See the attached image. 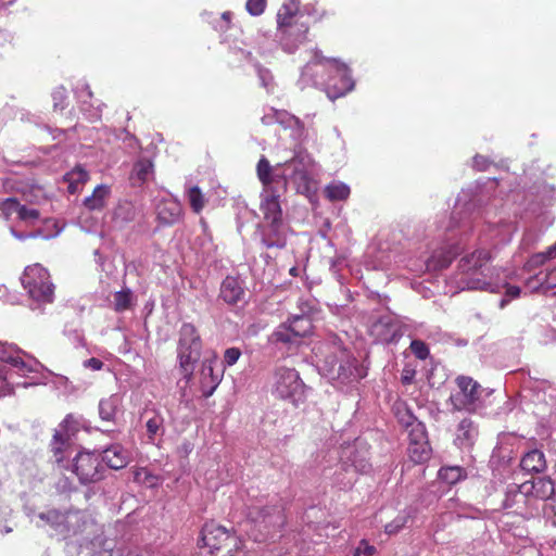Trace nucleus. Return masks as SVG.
I'll return each instance as SVG.
<instances>
[{
	"label": "nucleus",
	"instance_id": "42",
	"mask_svg": "<svg viewBox=\"0 0 556 556\" xmlns=\"http://www.w3.org/2000/svg\"><path fill=\"white\" fill-rule=\"evenodd\" d=\"M408 430V445H420L422 443H429L426 426L420 421L415 424Z\"/></svg>",
	"mask_w": 556,
	"mask_h": 556
},
{
	"label": "nucleus",
	"instance_id": "28",
	"mask_svg": "<svg viewBox=\"0 0 556 556\" xmlns=\"http://www.w3.org/2000/svg\"><path fill=\"white\" fill-rule=\"evenodd\" d=\"M520 467L529 473H540L546 469V459L542 451L534 448L527 452L520 462Z\"/></svg>",
	"mask_w": 556,
	"mask_h": 556
},
{
	"label": "nucleus",
	"instance_id": "43",
	"mask_svg": "<svg viewBox=\"0 0 556 556\" xmlns=\"http://www.w3.org/2000/svg\"><path fill=\"white\" fill-rule=\"evenodd\" d=\"M23 200L28 203L39 204L46 200V193L40 186H30L23 190Z\"/></svg>",
	"mask_w": 556,
	"mask_h": 556
},
{
	"label": "nucleus",
	"instance_id": "7",
	"mask_svg": "<svg viewBox=\"0 0 556 556\" xmlns=\"http://www.w3.org/2000/svg\"><path fill=\"white\" fill-rule=\"evenodd\" d=\"M301 0H283L276 21V38L281 49L289 54L294 53L307 39L308 24L300 11Z\"/></svg>",
	"mask_w": 556,
	"mask_h": 556
},
{
	"label": "nucleus",
	"instance_id": "19",
	"mask_svg": "<svg viewBox=\"0 0 556 556\" xmlns=\"http://www.w3.org/2000/svg\"><path fill=\"white\" fill-rule=\"evenodd\" d=\"M407 331V326L392 315L381 316L370 327L374 341L381 344L396 343Z\"/></svg>",
	"mask_w": 556,
	"mask_h": 556
},
{
	"label": "nucleus",
	"instance_id": "48",
	"mask_svg": "<svg viewBox=\"0 0 556 556\" xmlns=\"http://www.w3.org/2000/svg\"><path fill=\"white\" fill-rule=\"evenodd\" d=\"M553 258H556V242L547 248L546 251L534 254L530 260V264L539 266Z\"/></svg>",
	"mask_w": 556,
	"mask_h": 556
},
{
	"label": "nucleus",
	"instance_id": "35",
	"mask_svg": "<svg viewBox=\"0 0 556 556\" xmlns=\"http://www.w3.org/2000/svg\"><path fill=\"white\" fill-rule=\"evenodd\" d=\"M137 208L130 201H121L114 210V219L121 223H129L136 218Z\"/></svg>",
	"mask_w": 556,
	"mask_h": 556
},
{
	"label": "nucleus",
	"instance_id": "17",
	"mask_svg": "<svg viewBox=\"0 0 556 556\" xmlns=\"http://www.w3.org/2000/svg\"><path fill=\"white\" fill-rule=\"evenodd\" d=\"M458 390L451 394L450 401L455 410L473 412L480 405L481 386L470 377L456 379Z\"/></svg>",
	"mask_w": 556,
	"mask_h": 556
},
{
	"label": "nucleus",
	"instance_id": "52",
	"mask_svg": "<svg viewBox=\"0 0 556 556\" xmlns=\"http://www.w3.org/2000/svg\"><path fill=\"white\" fill-rule=\"evenodd\" d=\"M202 376L204 379L206 378V376H210L212 378L213 386H212L211 390L206 393V395H211L213 393V391L216 389V387L218 386V383L220 382V376L218 374H216V375L214 374L213 366H212L211 362L203 363Z\"/></svg>",
	"mask_w": 556,
	"mask_h": 556
},
{
	"label": "nucleus",
	"instance_id": "60",
	"mask_svg": "<svg viewBox=\"0 0 556 556\" xmlns=\"http://www.w3.org/2000/svg\"><path fill=\"white\" fill-rule=\"evenodd\" d=\"M342 465V460L337 465V469L334 470L333 475L330 477L333 481V483L338 486H340L341 489H345L346 486H343L341 485L338 481H337V478L340 477V478H345L348 477V473L342 469L341 467Z\"/></svg>",
	"mask_w": 556,
	"mask_h": 556
},
{
	"label": "nucleus",
	"instance_id": "50",
	"mask_svg": "<svg viewBox=\"0 0 556 556\" xmlns=\"http://www.w3.org/2000/svg\"><path fill=\"white\" fill-rule=\"evenodd\" d=\"M409 348H410L412 353L418 359H421V361L427 359L429 354H430L428 345L424 341L418 340V339L413 340L410 342V346Z\"/></svg>",
	"mask_w": 556,
	"mask_h": 556
},
{
	"label": "nucleus",
	"instance_id": "64",
	"mask_svg": "<svg viewBox=\"0 0 556 556\" xmlns=\"http://www.w3.org/2000/svg\"><path fill=\"white\" fill-rule=\"evenodd\" d=\"M546 279L551 286H556V267L548 271Z\"/></svg>",
	"mask_w": 556,
	"mask_h": 556
},
{
	"label": "nucleus",
	"instance_id": "53",
	"mask_svg": "<svg viewBox=\"0 0 556 556\" xmlns=\"http://www.w3.org/2000/svg\"><path fill=\"white\" fill-rule=\"evenodd\" d=\"M266 7V0H248L245 3L247 11L253 15H261Z\"/></svg>",
	"mask_w": 556,
	"mask_h": 556
},
{
	"label": "nucleus",
	"instance_id": "4",
	"mask_svg": "<svg viewBox=\"0 0 556 556\" xmlns=\"http://www.w3.org/2000/svg\"><path fill=\"white\" fill-rule=\"evenodd\" d=\"M314 351L321 375L340 390L354 388L367 376V369L342 345L341 339L336 334H330Z\"/></svg>",
	"mask_w": 556,
	"mask_h": 556
},
{
	"label": "nucleus",
	"instance_id": "6",
	"mask_svg": "<svg viewBox=\"0 0 556 556\" xmlns=\"http://www.w3.org/2000/svg\"><path fill=\"white\" fill-rule=\"evenodd\" d=\"M68 422V418H66L60 424L51 441V451L54 462L60 469H65L74 473L84 485L102 480L105 473V466L101 463L100 453L80 451L72 457L74 450L68 443L66 433Z\"/></svg>",
	"mask_w": 556,
	"mask_h": 556
},
{
	"label": "nucleus",
	"instance_id": "34",
	"mask_svg": "<svg viewBox=\"0 0 556 556\" xmlns=\"http://www.w3.org/2000/svg\"><path fill=\"white\" fill-rule=\"evenodd\" d=\"M476 435L477 430L473 426V422L468 418L463 419L457 427L456 440L460 443V445L467 446L472 443Z\"/></svg>",
	"mask_w": 556,
	"mask_h": 556
},
{
	"label": "nucleus",
	"instance_id": "58",
	"mask_svg": "<svg viewBox=\"0 0 556 556\" xmlns=\"http://www.w3.org/2000/svg\"><path fill=\"white\" fill-rule=\"evenodd\" d=\"M355 551L362 556H372L376 553V547L366 540H362Z\"/></svg>",
	"mask_w": 556,
	"mask_h": 556
},
{
	"label": "nucleus",
	"instance_id": "21",
	"mask_svg": "<svg viewBox=\"0 0 556 556\" xmlns=\"http://www.w3.org/2000/svg\"><path fill=\"white\" fill-rule=\"evenodd\" d=\"M0 215L7 220L15 215L16 219L26 225H34L40 217L38 210L21 204L15 198L0 200Z\"/></svg>",
	"mask_w": 556,
	"mask_h": 556
},
{
	"label": "nucleus",
	"instance_id": "8",
	"mask_svg": "<svg viewBox=\"0 0 556 556\" xmlns=\"http://www.w3.org/2000/svg\"><path fill=\"white\" fill-rule=\"evenodd\" d=\"M0 397L13 390L14 375L26 377L39 372L43 366L35 357L14 344L0 342Z\"/></svg>",
	"mask_w": 556,
	"mask_h": 556
},
{
	"label": "nucleus",
	"instance_id": "51",
	"mask_svg": "<svg viewBox=\"0 0 556 556\" xmlns=\"http://www.w3.org/2000/svg\"><path fill=\"white\" fill-rule=\"evenodd\" d=\"M256 216L255 212L253 210H250L247 205L238 206V213H237V226L238 230L240 231L243 227L244 220L249 222L250 219H253Z\"/></svg>",
	"mask_w": 556,
	"mask_h": 556
},
{
	"label": "nucleus",
	"instance_id": "37",
	"mask_svg": "<svg viewBox=\"0 0 556 556\" xmlns=\"http://www.w3.org/2000/svg\"><path fill=\"white\" fill-rule=\"evenodd\" d=\"M89 179L88 172L81 166H76L66 174L65 180L68 182V191L74 193L78 190L79 185L85 184Z\"/></svg>",
	"mask_w": 556,
	"mask_h": 556
},
{
	"label": "nucleus",
	"instance_id": "23",
	"mask_svg": "<svg viewBox=\"0 0 556 556\" xmlns=\"http://www.w3.org/2000/svg\"><path fill=\"white\" fill-rule=\"evenodd\" d=\"M523 490L529 492L530 497L535 501V506L539 507V502L549 500L555 493V485L551 478H538L523 482Z\"/></svg>",
	"mask_w": 556,
	"mask_h": 556
},
{
	"label": "nucleus",
	"instance_id": "33",
	"mask_svg": "<svg viewBox=\"0 0 556 556\" xmlns=\"http://www.w3.org/2000/svg\"><path fill=\"white\" fill-rule=\"evenodd\" d=\"M351 193L350 186L343 181L334 180L325 187V194L328 200L345 201Z\"/></svg>",
	"mask_w": 556,
	"mask_h": 556
},
{
	"label": "nucleus",
	"instance_id": "57",
	"mask_svg": "<svg viewBox=\"0 0 556 556\" xmlns=\"http://www.w3.org/2000/svg\"><path fill=\"white\" fill-rule=\"evenodd\" d=\"M14 0L5 2L4 0H0V11L12 5ZM12 35L4 28L0 27V45L11 41Z\"/></svg>",
	"mask_w": 556,
	"mask_h": 556
},
{
	"label": "nucleus",
	"instance_id": "41",
	"mask_svg": "<svg viewBox=\"0 0 556 556\" xmlns=\"http://www.w3.org/2000/svg\"><path fill=\"white\" fill-rule=\"evenodd\" d=\"M187 199L190 207L194 213H200L206 203V200L198 186H192L187 189Z\"/></svg>",
	"mask_w": 556,
	"mask_h": 556
},
{
	"label": "nucleus",
	"instance_id": "24",
	"mask_svg": "<svg viewBox=\"0 0 556 556\" xmlns=\"http://www.w3.org/2000/svg\"><path fill=\"white\" fill-rule=\"evenodd\" d=\"M63 230L61 226L54 219H46L43 225L38 229L29 232L17 231L13 226L10 227L11 235L17 240L24 241L28 238H42L46 240L56 238Z\"/></svg>",
	"mask_w": 556,
	"mask_h": 556
},
{
	"label": "nucleus",
	"instance_id": "49",
	"mask_svg": "<svg viewBox=\"0 0 556 556\" xmlns=\"http://www.w3.org/2000/svg\"><path fill=\"white\" fill-rule=\"evenodd\" d=\"M299 309L301 314H295L294 316H306L311 318V315L317 309V302L315 299H300L298 302Z\"/></svg>",
	"mask_w": 556,
	"mask_h": 556
},
{
	"label": "nucleus",
	"instance_id": "13",
	"mask_svg": "<svg viewBox=\"0 0 556 556\" xmlns=\"http://www.w3.org/2000/svg\"><path fill=\"white\" fill-rule=\"evenodd\" d=\"M201 350L202 340L197 328L190 323H184L179 329L177 357L181 374L187 380L193 374L194 365L201 356Z\"/></svg>",
	"mask_w": 556,
	"mask_h": 556
},
{
	"label": "nucleus",
	"instance_id": "12",
	"mask_svg": "<svg viewBox=\"0 0 556 556\" xmlns=\"http://www.w3.org/2000/svg\"><path fill=\"white\" fill-rule=\"evenodd\" d=\"M38 518L51 526L64 539L86 532L93 527V522L88 518L87 514L78 509L66 511L49 509L38 514Z\"/></svg>",
	"mask_w": 556,
	"mask_h": 556
},
{
	"label": "nucleus",
	"instance_id": "31",
	"mask_svg": "<svg viewBox=\"0 0 556 556\" xmlns=\"http://www.w3.org/2000/svg\"><path fill=\"white\" fill-rule=\"evenodd\" d=\"M109 195L110 187L106 185H99L94 188L92 194L84 200V205L91 211L101 210L104 207Z\"/></svg>",
	"mask_w": 556,
	"mask_h": 556
},
{
	"label": "nucleus",
	"instance_id": "63",
	"mask_svg": "<svg viewBox=\"0 0 556 556\" xmlns=\"http://www.w3.org/2000/svg\"><path fill=\"white\" fill-rule=\"evenodd\" d=\"M200 226H201V229H202V233L204 236L203 244H205V243L211 244L212 243V235L210 232L208 225H207V223L205 222L204 218L200 219Z\"/></svg>",
	"mask_w": 556,
	"mask_h": 556
},
{
	"label": "nucleus",
	"instance_id": "30",
	"mask_svg": "<svg viewBox=\"0 0 556 556\" xmlns=\"http://www.w3.org/2000/svg\"><path fill=\"white\" fill-rule=\"evenodd\" d=\"M153 173V164L148 159H141L134 164L130 180L134 186L144 184Z\"/></svg>",
	"mask_w": 556,
	"mask_h": 556
},
{
	"label": "nucleus",
	"instance_id": "25",
	"mask_svg": "<svg viewBox=\"0 0 556 556\" xmlns=\"http://www.w3.org/2000/svg\"><path fill=\"white\" fill-rule=\"evenodd\" d=\"M76 97L80 102V111L89 122H97L101 118V104L94 105L89 102L92 98V91L88 84H83L75 90Z\"/></svg>",
	"mask_w": 556,
	"mask_h": 556
},
{
	"label": "nucleus",
	"instance_id": "20",
	"mask_svg": "<svg viewBox=\"0 0 556 556\" xmlns=\"http://www.w3.org/2000/svg\"><path fill=\"white\" fill-rule=\"evenodd\" d=\"M503 506L506 509H511L515 514L534 516L539 513V507L535 506V501L530 497L529 492L523 490L521 484H508L505 491V498Z\"/></svg>",
	"mask_w": 556,
	"mask_h": 556
},
{
	"label": "nucleus",
	"instance_id": "22",
	"mask_svg": "<svg viewBox=\"0 0 556 556\" xmlns=\"http://www.w3.org/2000/svg\"><path fill=\"white\" fill-rule=\"evenodd\" d=\"M156 217L160 224L172 226L179 222L182 215V206L177 199H162L156 204Z\"/></svg>",
	"mask_w": 556,
	"mask_h": 556
},
{
	"label": "nucleus",
	"instance_id": "11",
	"mask_svg": "<svg viewBox=\"0 0 556 556\" xmlns=\"http://www.w3.org/2000/svg\"><path fill=\"white\" fill-rule=\"evenodd\" d=\"M270 393L276 399L299 406L306 399V386L294 368L281 366L273 372Z\"/></svg>",
	"mask_w": 556,
	"mask_h": 556
},
{
	"label": "nucleus",
	"instance_id": "38",
	"mask_svg": "<svg viewBox=\"0 0 556 556\" xmlns=\"http://www.w3.org/2000/svg\"><path fill=\"white\" fill-rule=\"evenodd\" d=\"M415 510L413 508H407L401 511L391 522L387 523L384 527V531L388 534H395L402 528L405 527L407 521L413 517Z\"/></svg>",
	"mask_w": 556,
	"mask_h": 556
},
{
	"label": "nucleus",
	"instance_id": "56",
	"mask_svg": "<svg viewBox=\"0 0 556 556\" xmlns=\"http://www.w3.org/2000/svg\"><path fill=\"white\" fill-rule=\"evenodd\" d=\"M491 164L492 161L488 156L481 154H476L472 159V166L479 172L486 170Z\"/></svg>",
	"mask_w": 556,
	"mask_h": 556
},
{
	"label": "nucleus",
	"instance_id": "39",
	"mask_svg": "<svg viewBox=\"0 0 556 556\" xmlns=\"http://www.w3.org/2000/svg\"><path fill=\"white\" fill-rule=\"evenodd\" d=\"M230 36H227L224 41L228 43V48L232 54H235L239 61H248L252 62L253 56L251 51H248L245 49V43L242 40H239L238 38H235L230 40Z\"/></svg>",
	"mask_w": 556,
	"mask_h": 556
},
{
	"label": "nucleus",
	"instance_id": "27",
	"mask_svg": "<svg viewBox=\"0 0 556 556\" xmlns=\"http://www.w3.org/2000/svg\"><path fill=\"white\" fill-rule=\"evenodd\" d=\"M100 455L101 463L115 470L126 467L129 463V453L121 444L106 447Z\"/></svg>",
	"mask_w": 556,
	"mask_h": 556
},
{
	"label": "nucleus",
	"instance_id": "14",
	"mask_svg": "<svg viewBox=\"0 0 556 556\" xmlns=\"http://www.w3.org/2000/svg\"><path fill=\"white\" fill-rule=\"evenodd\" d=\"M312 328V318L292 316L275 329L269 341L276 346L291 351L300 344L303 338L311 333Z\"/></svg>",
	"mask_w": 556,
	"mask_h": 556
},
{
	"label": "nucleus",
	"instance_id": "40",
	"mask_svg": "<svg viewBox=\"0 0 556 556\" xmlns=\"http://www.w3.org/2000/svg\"><path fill=\"white\" fill-rule=\"evenodd\" d=\"M408 456L415 464H422L431 456V447L429 443L408 445Z\"/></svg>",
	"mask_w": 556,
	"mask_h": 556
},
{
	"label": "nucleus",
	"instance_id": "15",
	"mask_svg": "<svg viewBox=\"0 0 556 556\" xmlns=\"http://www.w3.org/2000/svg\"><path fill=\"white\" fill-rule=\"evenodd\" d=\"M341 467L348 473V477H338L337 481L343 486H351L354 483L357 473H366L371 468L367 448H358L357 444L344 448L342 452Z\"/></svg>",
	"mask_w": 556,
	"mask_h": 556
},
{
	"label": "nucleus",
	"instance_id": "46",
	"mask_svg": "<svg viewBox=\"0 0 556 556\" xmlns=\"http://www.w3.org/2000/svg\"><path fill=\"white\" fill-rule=\"evenodd\" d=\"M131 304V292L129 289L116 291L114 293L113 305L115 311L123 312L130 307Z\"/></svg>",
	"mask_w": 556,
	"mask_h": 556
},
{
	"label": "nucleus",
	"instance_id": "16",
	"mask_svg": "<svg viewBox=\"0 0 556 556\" xmlns=\"http://www.w3.org/2000/svg\"><path fill=\"white\" fill-rule=\"evenodd\" d=\"M279 123L283 126L285 130L289 131V137L295 142L293 156L288 161H292L295 159L298 154L301 152L306 153L312 162H314L311 154L303 148V144L308 141L311 137L316 136V131L313 128L312 125L305 126L304 122H302L299 117L294 115H290L287 113H281L278 115ZM314 166L315 163H313L312 166V178L314 179Z\"/></svg>",
	"mask_w": 556,
	"mask_h": 556
},
{
	"label": "nucleus",
	"instance_id": "26",
	"mask_svg": "<svg viewBox=\"0 0 556 556\" xmlns=\"http://www.w3.org/2000/svg\"><path fill=\"white\" fill-rule=\"evenodd\" d=\"M245 291L240 280L232 276H227L220 286L219 296L229 305H236L243 302Z\"/></svg>",
	"mask_w": 556,
	"mask_h": 556
},
{
	"label": "nucleus",
	"instance_id": "10",
	"mask_svg": "<svg viewBox=\"0 0 556 556\" xmlns=\"http://www.w3.org/2000/svg\"><path fill=\"white\" fill-rule=\"evenodd\" d=\"M200 543L212 556H244L240 539L213 521L203 526Z\"/></svg>",
	"mask_w": 556,
	"mask_h": 556
},
{
	"label": "nucleus",
	"instance_id": "3",
	"mask_svg": "<svg viewBox=\"0 0 556 556\" xmlns=\"http://www.w3.org/2000/svg\"><path fill=\"white\" fill-rule=\"evenodd\" d=\"M490 260L491 254L486 250H476L464 255L457 270L446 282L454 293L465 290L500 292L505 289V298L500 301V307L503 308L510 300L518 298L521 290L517 286H509L506 281L500 280L498 274L494 277L495 269L488 266Z\"/></svg>",
	"mask_w": 556,
	"mask_h": 556
},
{
	"label": "nucleus",
	"instance_id": "32",
	"mask_svg": "<svg viewBox=\"0 0 556 556\" xmlns=\"http://www.w3.org/2000/svg\"><path fill=\"white\" fill-rule=\"evenodd\" d=\"M438 478L448 485H454L467 478V471L460 466H443L438 472Z\"/></svg>",
	"mask_w": 556,
	"mask_h": 556
},
{
	"label": "nucleus",
	"instance_id": "62",
	"mask_svg": "<svg viewBox=\"0 0 556 556\" xmlns=\"http://www.w3.org/2000/svg\"><path fill=\"white\" fill-rule=\"evenodd\" d=\"M514 556H540V553L535 546L529 545L522 547Z\"/></svg>",
	"mask_w": 556,
	"mask_h": 556
},
{
	"label": "nucleus",
	"instance_id": "29",
	"mask_svg": "<svg viewBox=\"0 0 556 556\" xmlns=\"http://www.w3.org/2000/svg\"><path fill=\"white\" fill-rule=\"evenodd\" d=\"M146 416L148 442L154 444L156 438L163 437L165 433L164 417L160 412L154 409L147 410Z\"/></svg>",
	"mask_w": 556,
	"mask_h": 556
},
{
	"label": "nucleus",
	"instance_id": "5",
	"mask_svg": "<svg viewBox=\"0 0 556 556\" xmlns=\"http://www.w3.org/2000/svg\"><path fill=\"white\" fill-rule=\"evenodd\" d=\"M300 88L307 86L324 88L330 100L344 97L355 87L350 67L334 58H326L316 50L301 71Z\"/></svg>",
	"mask_w": 556,
	"mask_h": 556
},
{
	"label": "nucleus",
	"instance_id": "45",
	"mask_svg": "<svg viewBox=\"0 0 556 556\" xmlns=\"http://www.w3.org/2000/svg\"><path fill=\"white\" fill-rule=\"evenodd\" d=\"M396 417L401 425L406 429L419 424L420 421L413 415V413L404 405L401 404L396 407Z\"/></svg>",
	"mask_w": 556,
	"mask_h": 556
},
{
	"label": "nucleus",
	"instance_id": "55",
	"mask_svg": "<svg viewBox=\"0 0 556 556\" xmlns=\"http://www.w3.org/2000/svg\"><path fill=\"white\" fill-rule=\"evenodd\" d=\"M231 12L226 11L224 12L218 20L215 22H212L213 27L216 30L224 31L229 28L230 22H231Z\"/></svg>",
	"mask_w": 556,
	"mask_h": 556
},
{
	"label": "nucleus",
	"instance_id": "1",
	"mask_svg": "<svg viewBox=\"0 0 556 556\" xmlns=\"http://www.w3.org/2000/svg\"><path fill=\"white\" fill-rule=\"evenodd\" d=\"M313 162L301 152L292 161L271 166L262 156L256 166V173L263 185L261 194V212L263 219L257 224L256 235L267 249H282L287 244L289 226L282 218L279 198L288 187L296 193L311 198L316 190V181L312 178Z\"/></svg>",
	"mask_w": 556,
	"mask_h": 556
},
{
	"label": "nucleus",
	"instance_id": "18",
	"mask_svg": "<svg viewBox=\"0 0 556 556\" xmlns=\"http://www.w3.org/2000/svg\"><path fill=\"white\" fill-rule=\"evenodd\" d=\"M286 521L282 509L279 507H266L260 511V516L255 519V528L258 534L254 535L257 542L275 541L280 538L281 528Z\"/></svg>",
	"mask_w": 556,
	"mask_h": 556
},
{
	"label": "nucleus",
	"instance_id": "36",
	"mask_svg": "<svg viewBox=\"0 0 556 556\" xmlns=\"http://www.w3.org/2000/svg\"><path fill=\"white\" fill-rule=\"evenodd\" d=\"M119 404V397L116 394L103 399L99 403V415L104 421H112L115 418L116 409Z\"/></svg>",
	"mask_w": 556,
	"mask_h": 556
},
{
	"label": "nucleus",
	"instance_id": "44",
	"mask_svg": "<svg viewBox=\"0 0 556 556\" xmlns=\"http://www.w3.org/2000/svg\"><path fill=\"white\" fill-rule=\"evenodd\" d=\"M253 66L255 68L261 86L264 87L267 91H270L274 88V76L271 72L257 62L253 63Z\"/></svg>",
	"mask_w": 556,
	"mask_h": 556
},
{
	"label": "nucleus",
	"instance_id": "9",
	"mask_svg": "<svg viewBox=\"0 0 556 556\" xmlns=\"http://www.w3.org/2000/svg\"><path fill=\"white\" fill-rule=\"evenodd\" d=\"M21 283L29 299L33 311H43L54 301V285L49 271L40 264L27 266L21 277Z\"/></svg>",
	"mask_w": 556,
	"mask_h": 556
},
{
	"label": "nucleus",
	"instance_id": "54",
	"mask_svg": "<svg viewBox=\"0 0 556 556\" xmlns=\"http://www.w3.org/2000/svg\"><path fill=\"white\" fill-rule=\"evenodd\" d=\"M241 356V351L238 348H228L224 353L225 366L235 365Z\"/></svg>",
	"mask_w": 556,
	"mask_h": 556
},
{
	"label": "nucleus",
	"instance_id": "47",
	"mask_svg": "<svg viewBox=\"0 0 556 556\" xmlns=\"http://www.w3.org/2000/svg\"><path fill=\"white\" fill-rule=\"evenodd\" d=\"M51 97L55 111H63L67 106V91L63 86L54 88Z\"/></svg>",
	"mask_w": 556,
	"mask_h": 556
},
{
	"label": "nucleus",
	"instance_id": "2",
	"mask_svg": "<svg viewBox=\"0 0 556 556\" xmlns=\"http://www.w3.org/2000/svg\"><path fill=\"white\" fill-rule=\"evenodd\" d=\"M489 207H481V197L471 189L462 190L455 201L450 216L445 213L438 215L434 220L438 239L442 241L416 271L442 269L452 262L463 249L467 237L472 233L483 219L489 226H495L489 217Z\"/></svg>",
	"mask_w": 556,
	"mask_h": 556
},
{
	"label": "nucleus",
	"instance_id": "61",
	"mask_svg": "<svg viewBox=\"0 0 556 556\" xmlns=\"http://www.w3.org/2000/svg\"><path fill=\"white\" fill-rule=\"evenodd\" d=\"M103 365H104L103 362L96 357H91L84 362V366L86 368H90L92 370H100V369H102Z\"/></svg>",
	"mask_w": 556,
	"mask_h": 556
},
{
	"label": "nucleus",
	"instance_id": "59",
	"mask_svg": "<svg viewBox=\"0 0 556 556\" xmlns=\"http://www.w3.org/2000/svg\"><path fill=\"white\" fill-rule=\"evenodd\" d=\"M94 261L96 263L101 267L102 271H106L108 274H112L111 271V263H106L103 255L100 253L99 250L94 251Z\"/></svg>",
	"mask_w": 556,
	"mask_h": 556
}]
</instances>
